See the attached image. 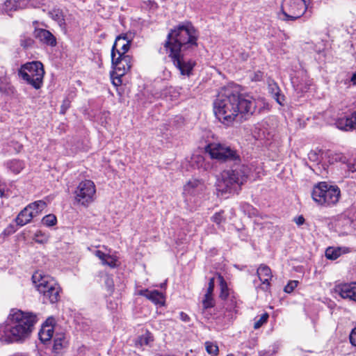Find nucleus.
Returning a JSON list of instances; mask_svg holds the SVG:
<instances>
[{
	"instance_id": "44",
	"label": "nucleus",
	"mask_w": 356,
	"mask_h": 356,
	"mask_svg": "<svg viewBox=\"0 0 356 356\" xmlns=\"http://www.w3.org/2000/svg\"><path fill=\"white\" fill-rule=\"evenodd\" d=\"M294 221L297 224V225L300 226V225H302L305 223V218L303 217V216H299L298 217L294 219Z\"/></svg>"
},
{
	"instance_id": "48",
	"label": "nucleus",
	"mask_w": 356,
	"mask_h": 356,
	"mask_svg": "<svg viewBox=\"0 0 356 356\" xmlns=\"http://www.w3.org/2000/svg\"><path fill=\"white\" fill-rule=\"evenodd\" d=\"M55 323V320L54 318H49L46 322H45V324L44 325H49V326H51V327H53V324Z\"/></svg>"
},
{
	"instance_id": "51",
	"label": "nucleus",
	"mask_w": 356,
	"mask_h": 356,
	"mask_svg": "<svg viewBox=\"0 0 356 356\" xmlns=\"http://www.w3.org/2000/svg\"><path fill=\"white\" fill-rule=\"evenodd\" d=\"M309 158L310 160H315L317 158V154L314 152H310L309 154Z\"/></svg>"
},
{
	"instance_id": "30",
	"label": "nucleus",
	"mask_w": 356,
	"mask_h": 356,
	"mask_svg": "<svg viewBox=\"0 0 356 356\" xmlns=\"http://www.w3.org/2000/svg\"><path fill=\"white\" fill-rule=\"evenodd\" d=\"M205 348L208 354L211 356H216L218 354L219 348L216 343L211 341L205 342Z\"/></svg>"
},
{
	"instance_id": "25",
	"label": "nucleus",
	"mask_w": 356,
	"mask_h": 356,
	"mask_svg": "<svg viewBox=\"0 0 356 356\" xmlns=\"http://www.w3.org/2000/svg\"><path fill=\"white\" fill-rule=\"evenodd\" d=\"M54 334V328L49 325H44L39 332V338L41 341L45 343L49 341Z\"/></svg>"
},
{
	"instance_id": "40",
	"label": "nucleus",
	"mask_w": 356,
	"mask_h": 356,
	"mask_svg": "<svg viewBox=\"0 0 356 356\" xmlns=\"http://www.w3.org/2000/svg\"><path fill=\"white\" fill-rule=\"evenodd\" d=\"M122 76H118L115 74V71L111 74V78L113 79V83L114 86H118L121 85L122 79L121 77Z\"/></svg>"
},
{
	"instance_id": "34",
	"label": "nucleus",
	"mask_w": 356,
	"mask_h": 356,
	"mask_svg": "<svg viewBox=\"0 0 356 356\" xmlns=\"http://www.w3.org/2000/svg\"><path fill=\"white\" fill-rule=\"evenodd\" d=\"M213 222H216L217 225H220L222 222H225V218L223 216V212H218L216 213L211 218Z\"/></svg>"
},
{
	"instance_id": "42",
	"label": "nucleus",
	"mask_w": 356,
	"mask_h": 356,
	"mask_svg": "<svg viewBox=\"0 0 356 356\" xmlns=\"http://www.w3.org/2000/svg\"><path fill=\"white\" fill-rule=\"evenodd\" d=\"M95 255L99 259L102 260V264H104V261H105V259H106L108 254L104 253L103 252L100 251V250H97L95 252Z\"/></svg>"
},
{
	"instance_id": "39",
	"label": "nucleus",
	"mask_w": 356,
	"mask_h": 356,
	"mask_svg": "<svg viewBox=\"0 0 356 356\" xmlns=\"http://www.w3.org/2000/svg\"><path fill=\"white\" fill-rule=\"evenodd\" d=\"M264 73L261 71L255 72L252 76H251V80L252 81H260L263 79Z\"/></svg>"
},
{
	"instance_id": "36",
	"label": "nucleus",
	"mask_w": 356,
	"mask_h": 356,
	"mask_svg": "<svg viewBox=\"0 0 356 356\" xmlns=\"http://www.w3.org/2000/svg\"><path fill=\"white\" fill-rule=\"evenodd\" d=\"M298 282L296 280L290 281L287 285L284 287V291L286 293H291L298 286Z\"/></svg>"
},
{
	"instance_id": "10",
	"label": "nucleus",
	"mask_w": 356,
	"mask_h": 356,
	"mask_svg": "<svg viewBox=\"0 0 356 356\" xmlns=\"http://www.w3.org/2000/svg\"><path fill=\"white\" fill-rule=\"evenodd\" d=\"M115 56L113 51H111V63L115 70V74L118 76H124L132 67L134 63L133 57L121 54H118V57Z\"/></svg>"
},
{
	"instance_id": "52",
	"label": "nucleus",
	"mask_w": 356,
	"mask_h": 356,
	"mask_svg": "<svg viewBox=\"0 0 356 356\" xmlns=\"http://www.w3.org/2000/svg\"><path fill=\"white\" fill-rule=\"evenodd\" d=\"M294 88L296 90H300L302 92H306L307 88V87L305 86L304 88H302V87H300L299 85H297V86H294Z\"/></svg>"
},
{
	"instance_id": "33",
	"label": "nucleus",
	"mask_w": 356,
	"mask_h": 356,
	"mask_svg": "<svg viewBox=\"0 0 356 356\" xmlns=\"http://www.w3.org/2000/svg\"><path fill=\"white\" fill-rule=\"evenodd\" d=\"M269 315L267 312L264 313L259 317V318L255 321L254 324V328L257 330L260 328L264 323H266L268 319Z\"/></svg>"
},
{
	"instance_id": "49",
	"label": "nucleus",
	"mask_w": 356,
	"mask_h": 356,
	"mask_svg": "<svg viewBox=\"0 0 356 356\" xmlns=\"http://www.w3.org/2000/svg\"><path fill=\"white\" fill-rule=\"evenodd\" d=\"M336 161H339L341 162H343V163H345L346 162V157L343 156L341 154H338L337 155V157L335 159Z\"/></svg>"
},
{
	"instance_id": "24",
	"label": "nucleus",
	"mask_w": 356,
	"mask_h": 356,
	"mask_svg": "<svg viewBox=\"0 0 356 356\" xmlns=\"http://www.w3.org/2000/svg\"><path fill=\"white\" fill-rule=\"evenodd\" d=\"M6 166L14 174H19L24 169V163L22 161L12 159L6 163Z\"/></svg>"
},
{
	"instance_id": "41",
	"label": "nucleus",
	"mask_w": 356,
	"mask_h": 356,
	"mask_svg": "<svg viewBox=\"0 0 356 356\" xmlns=\"http://www.w3.org/2000/svg\"><path fill=\"white\" fill-rule=\"evenodd\" d=\"M350 341L353 346H356V327L352 330L350 334Z\"/></svg>"
},
{
	"instance_id": "26",
	"label": "nucleus",
	"mask_w": 356,
	"mask_h": 356,
	"mask_svg": "<svg viewBox=\"0 0 356 356\" xmlns=\"http://www.w3.org/2000/svg\"><path fill=\"white\" fill-rule=\"evenodd\" d=\"M33 217L38 216L46 207L47 204L43 200L35 201L27 205Z\"/></svg>"
},
{
	"instance_id": "38",
	"label": "nucleus",
	"mask_w": 356,
	"mask_h": 356,
	"mask_svg": "<svg viewBox=\"0 0 356 356\" xmlns=\"http://www.w3.org/2000/svg\"><path fill=\"white\" fill-rule=\"evenodd\" d=\"M214 282H215L214 277H211V279H209V284H208V288L207 290V293L205 294L213 295V290H214Z\"/></svg>"
},
{
	"instance_id": "37",
	"label": "nucleus",
	"mask_w": 356,
	"mask_h": 356,
	"mask_svg": "<svg viewBox=\"0 0 356 356\" xmlns=\"http://www.w3.org/2000/svg\"><path fill=\"white\" fill-rule=\"evenodd\" d=\"M71 102L68 98H65L60 106V113L65 114L67 110L70 107Z\"/></svg>"
},
{
	"instance_id": "17",
	"label": "nucleus",
	"mask_w": 356,
	"mask_h": 356,
	"mask_svg": "<svg viewBox=\"0 0 356 356\" xmlns=\"http://www.w3.org/2000/svg\"><path fill=\"white\" fill-rule=\"evenodd\" d=\"M31 0H6L3 5V10L9 12L22 10L26 8Z\"/></svg>"
},
{
	"instance_id": "20",
	"label": "nucleus",
	"mask_w": 356,
	"mask_h": 356,
	"mask_svg": "<svg viewBox=\"0 0 356 356\" xmlns=\"http://www.w3.org/2000/svg\"><path fill=\"white\" fill-rule=\"evenodd\" d=\"M257 273L260 281L264 284H266V287H268L270 286V280L272 277L270 268L266 265L261 264L257 268Z\"/></svg>"
},
{
	"instance_id": "28",
	"label": "nucleus",
	"mask_w": 356,
	"mask_h": 356,
	"mask_svg": "<svg viewBox=\"0 0 356 356\" xmlns=\"http://www.w3.org/2000/svg\"><path fill=\"white\" fill-rule=\"evenodd\" d=\"M153 336L152 334L147 331L145 334L139 336L136 341V346H147L150 342L153 341Z\"/></svg>"
},
{
	"instance_id": "46",
	"label": "nucleus",
	"mask_w": 356,
	"mask_h": 356,
	"mask_svg": "<svg viewBox=\"0 0 356 356\" xmlns=\"http://www.w3.org/2000/svg\"><path fill=\"white\" fill-rule=\"evenodd\" d=\"M105 284L108 286V289H112L113 286V279L107 275L106 279L105 280Z\"/></svg>"
},
{
	"instance_id": "43",
	"label": "nucleus",
	"mask_w": 356,
	"mask_h": 356,
	"mask_svg": "<svg viewBox=\"0 0 356 356\" xmlns=\"http://www.w3.org/2000/svg\"><path fill=\"white\" fill-rule=\"evenodd\" d=\"M180 319L185 323H188L191 321L189 316L184 312L179 313Z\"/></svg>"
},
{
	"instance_id": "8",
	"label": "nucleus",
	"mask_w": 356,
	"mask_h": 356,
	"mask_svg": "<svg viewBox=\"0 0 356 356\" xmlns=\"http://www.w3.org/2000/svg\"><path fill=\"white\" fill-rule=\"evenodd\" d=\"M307 10L305 0H283L281 6L284 21H295L303 16Z\"/></svg>"
},
{
	"instance_id": "3",
	"label": "nucleus",
	"mask_w": 356,
	"mask_h": 356,
	"mask_svg": "<svg viewBox=\"0 0 356 356\" xmlns=\"http://www.w3.org/2000/svg\"><path fill=\"white\" fill-rule=\"evenodd\" d=\"M197 30L188 21L178 24L167 35L164 47L174 65L182 75L189 76L195 65L192 60L186 59L185 54L197 47Z\"/></svg>"
},
{
	"instance_id": "9",
	"label": "nucleus",
	"mask_w": 356,
	"mask_h": 356,
	"mask_svg": "<svg viewBox=\"0 0 356 356\" xmlns=\"http://www.w3.org/2000/svg\"><path fill=\"white\" fill-rule=\"evenodd\" d=\"M96 186L91 180L81 181L74 191L76 202L83 207H88L95 200Z\"/></svg>"
},
{
	"instance_id": "22",
	"label": "nucleus",
	"mask_w": 356,
	"mask_h": 356,
	"mask_svg": "<svg viewBox=\"0 0 356 356\" xmlns=\"http://www.w3.org/2000/svg\"><path fill=\"white\" fill-rule=\"evenodd\" d=\"M349 252L348 248H333L329 247L325 250V257L327 259L330 260H335L339 257L341 254H346Z\"/></svg>"
},
{
	"instance_id": "7",
	"label": "nucleus",
	"mask_w": 356,
	"mask_h": 356,
	"mask_svg": "<svg viewBox=\"0 0 356 356\" xmlns=\"http://www.w3.org/2000/svg\"><path fill=\"white\" fill-rule=\"evenodd\" d=\"M18 75L26 83L38 90L41 88L43 84L44 75L43 65L40 61L26 63L21 66L18 70Z\"/></svg>"
},
{
	"instance_id": "35",
	"label": "nucleus",
	"mask_w": 356,
	"mask_h": 356,
	"mask_svg": "<svg viewBox=\"0 0 356 356\" xmlns=\"http://www.w3.org/2000/svg\"><path fill=\"white\" fill-rule=\"evenodd\" d=\"M116 262H117V259L115 257L108 254V256H107L106 259H105V261H104L103 264L107 265V266H110L111 268H115L117 266Z\"/></svg>"
},
{
	"instance_id": "19",
	"label": "nucleus",
	"mask_w": 356,
	"mask_h": 356,
	"mask_svg": "<svg viewBox=\"0 0 356 356\" xmlns=\"http://www.w3.org/2000/svg\"><path fill=\"white\" fill-rule=\"evenodd\" d=\"M268 89L273 98L280 104L284 105L285 97L281 93V90L277 83L271 81L268 83Z\"/></svg>"
},
{
	"instance_id": "4",
	"label": "nucleus",
	"mask_w": 356,
	"mask_h": 356,
	"mask_svg": "<svg viewBox=\"0 0 356 356\" xmlns=\"http://www.w3.org/2000/svg\"><path fill=\"white\" fill-rule=\"evenodd\" d=\"M37 321L35 314L12 309L5 323L0 325V341L6 343L24 341L31 335Z\"/></svg>"
},
{
	"instance_id": "29",
	"label": "nucleus",
	"mask_w": 356,
	"mask_h": 356,
	"mask_svg": "<svg viewBox=\"0 0 356 356\" xmlns=\"http://www.w3.org/2000/svg\"><path fill=\"white\" fill-rule=\"evenodd\" d=\"M35 44L34 40L29 35L22 34L19 38V44L24 49H28L33 47Z\"/></svg>"
},
{
	"instance_id": "14",
	"label": "nucleus",
	"mask_w": 356,
	"mask_h": 356,
	"mask_svg": "<svg viewBox=\"0 0 356 356\" xmlns=\"http://www.w3.org/2000/svg\"><path fill=\"white\" fill-rule=\"evenodd\" d=\"M335 291L342 298H348L356 302V282L338 284L335 286Z\"/></svg>"
},
{
	"instance_id": "54",
	"label": "nucleus",
	"mask_w": 356,
	"mask_h": 356,
	"mask_svg": "<svg viewBox=\"0 0 356 356\" xmlns=\"http://www.w3.org/2000/svg\"><path fill=\"white\" fill-rule=\"evenodd\" d=\"M10 356H26L25 355L22 354V353H15L14 355H10Z\"/></svg>"
},
{
	"instance_id": "47",
	"label": "nucleus",
	"mask_w": 356,
	"mask_h": 356,
	"mask_svg": "<svg viewBox=\"0 0 356 356\" xmlns=\"http://www.w3.org/2000/svg\"><path fill=\"white\" fill-rule=\"evenodd\" d=\"M0 197L6 198L8 197V193H6L4 188H2L1 186H0Z\"/></svg>"
},
{
	"instance_id": "18",
	"label": "nucleus",
	"mask_w": 356,
	"mask_h": 356,
	"mask_svg": "<svg viewBox=\"0 0 356 356\" xmlns=\"http://www.w3.org/2000/svg\"><path fill=\"white\" fill-rule=\"evenodd\" d=\"M191 165L194 168L202 171H208L212 168V163L210 161H207L205 158L200 154H194L191 157Z\"/></svg>"
},
{
	"instance_id": "56",
	"label": "nucleus",
	"mask_w": 356,
	"mask_h": 356,
	"mask_svg": "<svg viewBox=\"0 0 356 356\" xmlns=\"http://www.w3.org/2000/svg\"><path fill=\"white\" fill-rule=\"evenodd\" d=\"M227 356H232V355H227Z\"/></svg>"
},
{
	"instance_id": "12",
	"label": "nucleus",
	"mask_w": 356,
	"mask_h": 356,
	"mask_svg": "<svg viewBox=\"0 0 356 356\" xmlns=\"http://www.w3.org/2000/svg\"><path fill=\"white\" fill-rule=\"evenodd\" d=\"M203 183L198 179L189 180L184 187L183 195L185 201H192V198L199 195L204 190Z\"/></svg>"
},
{
	"instance_id": "1",
	"label": "nucleus",
	"mask_w": 356,
	"mask_h": 356,
	"mask_svg": "<svg viewBox=\"0 0 356 356\" xmlns=\"http://www.w3.org/2000/svg\"><path fill=\"white\" fill-rule=\"evenodd\" d=\"M205 151L211 159L222 163H233L231 168L221 172L216 183L217 191L222 195L238 193L247 181L250 172L247 165L241 163L238 152L229 145L216 143L207 145Z\"/></svg>"
},
{
	"instance_id": "5",
	"label": "nucleus",
	"mask_w": 356,
	"mask_h": 356,
	"mask_svg": "<svg viewBox=\"0 0 356 356\" xmlns=\"http://www.w3.org/2000/svg\"><path fill=\"white\" fill-rule=\"evenodd\" d=\"M32 280L39 293L43 295L44 301L48 300L51 304L58 302L61 288L53 277L36 272L33 275Z\"/></svg>"
},
{
	"instance_id": "32",
	"label": "nucleus",
	"mask_w": 356,
	"mask_h": 356,
	"mask_svg": "<svg viewBox=\"0 0 356 356\" xmlns=\"http://www.w3.org/2000/svg\"><path fill=\"white\" fill-rule=\"evenodd\" d=\"M42 222L44 225L51 227L56 224L57 219L54 214H49L42 218Z\"/></svg>"
},
{
	"instance_id": "11",
	"label": "nucleus",
	"mask_w": 356,
	"mask_h": 356,
	"mask_svg": "<svg viewBox=\"0 0 356 356\" xmlns=\"http://www.w3.org/2000/svg\"><path fill=\"white\" fill-rule=\"evenodd\" d=\"M135 38V33L131 31L122 33L117 36L111 51L116 54H126L129 50L131 44Z\"/></svg>"
},
{
	"instance_id": "31",
	"label": "nucleus",
	"mask_w": 356,
	"mask_h": 356,
	"mask_svg": "<svg viewBox=\"0 0 356 356\" xmlns=\"http://www.w3.org/2000/svg\"><path fill=\"white\" fill-rule=\"evenodd\" d=\"M215 305V300L213 295L205 294L202 300V307L204 309H207L213 307Z\"/></svg>"
},
{
	"instance_id": "15",
	"label": "nucleus",
	"mask_w": 356,
	"mask_h": 356,
	"mask_svg": "<svg viewBox=\"0 0 356 356\" xmlns=\"http://www.w3.org/2000/svg\"><path fill=\"white\" fill-rule=\"evenodd\" d=\"M33 36L42 44L49 47H55L57 44L56 37L48 30L35 28L33 31Z\"/></svg>"
},
{
	"instance_id": "6",
	"label": "nucleus",
	"mask_w": 356,
	"mask_h": 356,
	"mask_svg": "<svg viewBox=\"0 0 356 356\" xmlns=\"http://www.w3.org/2000/svg\"><path fill=\"white\" fill-rule=\"evenodd\" d=\"M340 194V190L337 186L329 185L326 182H320L314 186L312 197L318 205L327 207L337 203Z\"/></svg>"
},
{
	"instance_id": "23",
	"label": "nucleus",
	"mask_w": 356,
	"mask_h": 356,
	"mask_svg": "<svg viewBox=\"0 0 356 356\" xmlns=\"http://www.w3.org/2000/svg\"><path fill=\"white\" fill-rule=\"evenodd\" d=\"M67 341L64 334H57L54 339L53 352L58 355L61 350L66 346Z\"/></svg>"
},
{
	"instance_id": "27",
	"label": "nucleus",
	"mask_w": 356,
	"mask_h": 356,
	"mask_svg": "<svg viewBox=\"0 0 356 356\" xmlns=\"http://www.w3.org/2000/svg\"><path fill=\"white\" fill-rule=\"evenodd\" d=\"M218 280L220 282V292L219 294V298L221 300H226L228 298L229 296V289L228 288L227 284L225 280L224 277L221 275H218Z\"/></svg>"
},
{
	"instance_id": "13",
	"label": "nucleus",
	"mask_w": 356,
	"mask_h": 356,
	"mask_svg": "<svg viewBox=\"0 0 356 356\" xmlns=\"http://www.w3.org/2000/svg\"><path fill=\"white\" fill-rule=\"evenodd\" d=\"M336 127L342 131H352L356 129V111L344 117L337 119L335 122Z\"/></svg>"
},
{
	"instance_id": "2",
	"label": "nucleus",
	"mask_w": 356,
	"mask_h": 356,
	"mask_svg": "<svg viewBox=\"0 0 356 356\" xmlns=\"http://www.w3.org/2000/svg\"><path fill=\"white\" fill-rule=\"evenodd\" d=\"M261 101L248 95L241 94L237 86H228L220 90L213 102V112L218 120L225 125L232 124L241 115L248 118L260 113Z\"/></svg>"
},
{
	"instance_id": "45",
	"label": "nucleus",
	"mask_w": 356,
	"mask_h": 356,
	"mask_svg": "<svg viewBox=\"0 0 356 356\" xmlns=\"http://www.w3.org/2000/svg\"><path fill=\"white\" fill-rule=\"evenodd\" d=\"M347 169L348 172H356V162L353 163H347Z\"/></svg>"
},
{
	"instance_id": "16",
	"label": "nucleus",
	"mask_w": 356,
	"mask_h": 356,
	"mask_svg": "<svg viewBox=\"0 0 356 356\" xmlns=\"http://www.w3.org/2000/svg\"><path fill=\"white\" fill-rule=\"evenodd\" d=\"M138 295L145 297L155 305L160 306H163L165 305V297L163 294L157 290H140L138 291Z\"/></svg>"
},
{
	"instance_id": "53",
	"label": "nucleus",
	"mask_w": 356,
	"mask_h": 356,
	"mask_svg": "<svg viewBox=\"0 0 356 356\" xmlns=\"http://www.w3.org/2000/svg\"><path fill=\"white\" fill-rule=\"evenodd\" d=\"M350 81L353 83V85H356V72L353 74L350 78Z\"/></svg>"
},
{
	"instance_id": "55",
	"label": "nucleus",
	"mask_w": 356,
	"mask_h": 356,
	"mask_svg": "<svg viewBox=\"0 0 356 356\" xmlns=\"http://www.w3.org/2000/svg\"><path fill=\"white\" fill-rule=\"evenodd\" d=\"M165 285V283L161 284V287H163Z\"/></svg>"
},
{
	"instance_id": "21",
	"label": "nucleus",
	"mask_w": 356,
	"mask_h": 356,
	"mask_svg": "<svg viewBox=\"0 0 356 356\" xmlns=\"http://www.w3.org/2000/svg\"><path fill=\"white\" fill-rule=\"evenodd\" d=\"M33 213L30 211L28 206L22 209L15 218L17 225L24 226L31 221L33 218Z\"/></svg>"
},
{
	"instance_id": "50",
	"label": "nucleus",
	"mask_w": 356,
	"mask_h": 356,
	"mask_svg": "<svg viewBox=\"0 0 356 356\" xmlns=\"http://www.w3.org/2000/svg\"><path fill=\"white\" fill-rule=\"evenodd\" d=\"M7 92V86L4 84L0 83V93H5Z\"/></svg>"
}]
</instances>
